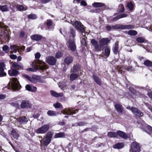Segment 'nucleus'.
<instances>
[{
  "mask_svg": "<svg viewBox=\"0 0 152 152\" xmlns=\"http://www.w3.org/2000/svg\"><path fill=\"white\" fill-rule=\"evenodd\" d=\"M37 81L41 83L43 82L42 77L40 76L33 75L31 77V82L34 83Z\"/></svg>",
  "mask_w": 152,
  "mask_h": 152,
  "instance_id": "13",
  "label": "nucleus"
},
{
  "mask_svg": "<svg viewBox=\"0 0 152 152\" xmlns=\"http://www.w3.org/2000/svg\"><path fill=\"white\" fill-rule=\"evenodd\" d=\"M118 11L119 12H123L124 11V5L122 4H120L118 6Z\"/></svg>",
  "mask_w": 152,
  "mask_h": 152,
  "instance_id": "43",
  "label": "nucleus"
},
{
  "mask_svg": "<svg viewBox=\"0 0 152 152\" xmlns=\"http://www.w3.org/2000/svg\"><path fill=\"white\" fill-rule=\"evenodd\" d=\"M50 127L49 124H45L36 129L35 132L37 134H44L48 131Z\"/></svg>",
  "mask_w": 152,
  "mask_h": 152,
  "instance_id": "2",
  "label": "nucleus"
},
{
  "mask_svg": "<svg viewBox=\"0 0 152 152\" xmlns=\"http://www.w3.org/2000/svg\"><path fill=\"white\" fill-rule=\"evenodd\" d=\"M86 124V123L84 121H81L77 123V125L80 126H82L85 125Z\"/></svg>",
  "mask_w": 152,
  "mask_h": 152,
  "instance_id": "53",
  "label": "nucleus"
},
{
  "mask_svg": "<svg viewBox=\"0 0 152 152\" xmlns=\"http://www.w3.org/2000/svg\"><path fill=\"white\" fill-rule=\"evenodd\" d=\"M65 134L64 132H60L56 134L54 136V138H62L64 137Z\"/></svg>",
  "mask_w": 152,
  "mask_h": 152,
  "instance_id": "33",
  "label": "nucleus"
},
{
  "mask_svg": "<svg viewBox=\"0 0 152 152\" xmlns=\"http://www.w3.org/2000/svg\"><path fill=\"white\" fill-rule=\"evenodd\" d=\"M126 67V69L128 71L132 72V71H133V70L132 68H133L134 67Z\"/></svg>",
  "mask_w": 152,
  "mask_h": 152,
  "instance_id": "62",
  "label": "nucleus"
},
{
  "mask_svg": "<svg viewBox=\"0 0 152 152\" xmlns=\"http://www.w3.org/2000/svg\"><path fill=\"white\" fill-rule=\"evenodd\" d=\"M107 135L111 137H115L117 136V132L116 133L112 132H109L107 133Z\"/></svg>",
  "mask_w": 152,
  "mask_h": 152,
  "instance_id": "35",
  "label": "nucleus"
},
{
  "mask_svg": "<svg viewBox=\"0 0 152 152\" xmlns=\"http://www.w3.org/2000/svg\"><path fill=\"white\" fill-rule=\"evenodd\" d=\"M10 56V58L12 59H16L17 58V56L15 55H11Z\"/></svg>",
  "mask_w": 152,
  "mask_h": 152,
  "instance_id": "61",
  "label": "nucleus"
},
{
  "mask_svg": "<svg viewBox=\"0 0 152 152\" xmlns=\"http://www.w3.org/2000/svg\"><path fill=\"white\" fill-rule=\"evenodd\" d=\"M10 48L14 53H16L17 51L18 50L19 47L16 45H12L10 46Z\"/></svg>",
  "mask_w": 152,
  "mask_h": 152,
  "instance_id": "31",
  "label": "nucleus"
},
{
  "mask_svg": "<svg viewBox=\"0 0 152 152\" xmlns=\"http://www.w3.org/2000/svg\"><path fill=\"white\" fill-rule=\"evenodd\" d=\"M75 30L73 28H70V34L72 35V39H74V37L75 36Z\"/></svg>",
  "mask_w": 152,
  "mask_h": 152,
  "instance_id": "45",
  "label": "nucleus"
},
{
  "mask_svg": "<svg viewBox=\"0 0 152 152\" xmlns=\"http://www.w3.org/2000/svg\"><path fill=\"white\" fill-rule=\"evenodd\" d=\"M12 5L8 4L3 6L0 5V10L2 12L7 11L10 10V9H12V7L15 6V4L14 6L12 3L11 4Z\"/></svg>",
  "mask_w": 152,
  "mask_h": 152,
  "instance_id": "9",
  "label": "nucleus"
},
{
  "mask_svg": "<svg viewBox=\"0 0 152 152\" xmlns=\"http://www.w3.org/2000/svg\"><path fill=\"white\" fill-rule=\"evenodd\" d=\"M47 114L49 116H55L57 115L58 113L54 111L49 110L47 112Z\"/></svg>",
  "mask_w": 152,
  "mask_h": 152,
  "instance_id": "32",
  "label": "nucleus"
},
{
  "mask_svg": "<svg viewBox=\"0 0 152 152\" xmlns=\"http://www.w3.org/2000/svg\"><path fill=\"white\" fill-rule=\"evenodd\" d=\"M28 18L31 19H35L37 18V16L35 14H31L28 16Z\"/></svg>",
  "mask_w": 152,
  "mask_h": 152,
  "instance_id": "49",
  "label": "nucleus"
},
{
  "mask_svg": "<svg viewBox=\"0 0 152 152\" xmlns=\"http://www.w3.org/2000/svg\"><path fill=\"white\" fill-rule=\"evenodd\" d=\"M11 85L12 88L14 90H18L20 88V85L16 78H12Z\"/></svg>",
  "mask_w": 152,
  "mask_h": 152,
  "instance_id": "4",
  "label": "nucleus"
},
{
  "mask_svg": "<svg viewBox=\"0 0 152 152\" xmlns=\"http://www.w3.org/2000/svg\"><path fill=\"white\" fill-rule=\"evenodd\" d=\"M17 120L20 124H26L28 121V118L24 116L19 117Z\"/></svg>",
  "mask_w": 152,
  "mask_h": 152,
  "instance_id": "19",
  "label": "nucleus"
},
{
  "mask_svg": "<svg viewBox=\"0 0 152 152\" xmlns=\"http://www.w3.org/2000/svg\"><path fill=\"white\" fill-rule=\"evenodd\" d=\"M25 49V47L23 46L20 47H19V48L18 49V51L19 52H22Z\"/></svg>",
  "mask_w": 152,
  "mask_h": 152,
  "instance_id": "60",
  "label": "nucleus"
},
{
  "mask_svg": "<svg viewBox=\"0 0 152 152\" xmlns=\"http://www.w3.org/2000/svg\"><path fill=\"white\" fill-rule=\"evenodd\" d=\"M62 56V53L60 52H58L56 53L55 56L56 58H58L61 57Z\"/></svg>",
  "mask_w": 152,
  "mask_h": 152,
  "instance_id": "50",
  "label": "nucleus"
},
{
  "mask_svg": "<svg viewBox=\"0 0 152 152\" xmlns=\"http://www.w3.org/2000/svg\"><path fill=\"white\" fill-rule=\"evenodd\" d=\"M45 63L41 60H38L34 61L32 63V66H46Z\"/></svg>",
  "mask_w": 152,
  "mask_h": 152,
  "instance_id": "10",
  "label": "nucleus"
},
{
  "mask_svg": "<svg viewBox=\"0 0 152 152\" xmlns=\"http://www.w3.org/2000/svg\"><path fill=\"white\" fill-rule=\"evenodd\" d=\"M50 92L52 96L55 97H61L63 96L64 94L63 93H58L53 90L51 91Z\"/></svg>",
  "mask_w": 152,
  "mask_h": 152,
  "instance_id": "21",
  "label": "nucleus"
},
{
  "mask_svg": "<svg viewBox=\"0 0 152 152\" xmlns=\"http://www.w3.org/2000/svg\"><path fill=\"white\" fill-rule=\"evenodd\" d=\"M144 104L149 110L151 109L152 107L150 104L146 102H144Z\"/></svg>",
  "mask_w": 152,
  "mask_h": 152,
  "instance_id": "58",
  "label": "nucleus"
},
{
  "mask_svg": "<svg viewBox=\"0 0 152 152\" xmlns=\"http://www.w3.org/2000/svg\"><path fill=\"white\" fill-rule=\"evenodd\" d=\"M132 152H140V144L134 141L132 142L131 145V150Z\"/></svg>",
  "mask_w": 152,
  "mask_h": 152,
  "instance_id": "3",
  "label": "nucleus"
},
{
  "mask_svg": "<svg viewBox=\"0 0 152 152\" xmlns=\"http://www.w3.org/2000/svg\"><path fill=\"white\" fill-rule=\"evenodd\" d=\"M17 10L20 11L26 10H27L26 7H24L22 5H17Z\"/></svg>",
  "mask_w": 152,
  "mask_h": 152,
  "instance_id": "41",
  "label": "nucleus"
},
{
  "mask_svg": "<svg viewBox=\"0 0 152 152\" xmlns=\"http://www.w3.org/2000/svg\"><path fill=\"white\" fill-rule=\"evenodd\" d=\"M2 50L5 53H8L9 51V47L7 45H4L2 47Z\"/></svg>",
  "mask_w": 152,
  "mask_h": 152,
  "instance_id": "47",
  "label": "nucleus"
},
{
  "mask_svg": "<svg viewBox=\"0 0 152 152\" xmlns=\"http://www.w3.org/2000/svg\"><path fill=\"white\" fill-rule=\"evenodd\" d=\"M43 38V37L42 35L39 34L33 35L31 37L32 40L36 41H39Z\"/></svg>",
  "mask_w": 152,
  "mask_h": 152,
  "instance_id": "20",
  "label": "nucleus"
},
{
  "mask_svg": "<svg viewBox=\"0 0 152 152\" xmlns=\"http://www.w3.org/2000/svg\"><path fill=\"white\" fill-rule=\"evenodd\" d=\"M105 6V4L101 2H94L92 4V6L94 7H99Z\"/></svg>",
  "mask_w": 152,
  "mask_h": 152,
  "instance_id": "28",
  "label": "nucleus"
},
{
  "mask_svg": "<svg viewBox=\"0 0 152 152\" xmlns=\"http://www.w3.org/2000/svg\"><path fill=\"white\" fill-rule=\"evenodd\" d=\"M77 110H74L73 108H68L66 109L62 113L64 114H66L70 115L71 114H75L76 113Z\"/></svg>",
  "mask_w": 152,
  "mask_h": 152,
  "instance_id": "15",
  "label": "nucleus"
},
{
  "mask_svg": "<svg viewBox=\"0 0 152 152\" xmlns=\"http://www.w3.org/2000/svg\"><path fill=\"white\" fill-rule=\"evenodd\" d=\"M115 108L117 111L119 113V115H122L123 110L122 106L119 104L117 103L115 105Z\"/></svg>",
  "mask_w": 152,
  "mask_h": 152,
  "instance_id": "18",
  "label": "nucleus"
},
{
  "mask_svg": "<svg viewBox=\"0 0 152 152\" xmlns=\"http://www.w3.org/2000/svg\"><path fill=\"white\" fill-rule=\"evenodd\" d=\"M94 79L95 82L98 85H100L101 84V82L99 77L95 75H93Z\"/></svg>",
  "mask_w": 152,
  "mask_h": 152,
  "instance_id": "39",
  "label": "nucleus"
},
{
  "mask_svg": "<svg viewBox=\"0 0 152 152\" xmlns=\"http://www.w3.org/2000/svg\"><path fill=\"white\" fill-rule=\"evenodd\" d=\"M129 90L133 94H135L136 93V90L131 87H130L129 88Z\"/></svg>",
  "mask_w": 152,
  "mask_h": 152,
  "instance_id": "56",
  "label": "nucleus"
},
{
  "mask_svg": "<svg viewBox=\"0 0 152 152\" xmlns=\"http://www.w3.org/2000/svg\"><path fill=\"white\" fill-rule=\"evenodd\" d=\"M144 65L147 66H152V62L148 60H147L144 62Z\"/></svg>",
  "mask_w": 152,
  "mask_h": 152,
  "instance_id": "44",
  "label": "nucleus"
},
{
  "mask_svg": "<svg viewBox=\"0 0 152 152\" xmlns=\"http://www.w3.org/2000/svg\"><path fill=\"white\" fill-rule=\"evenodd\" d=\"M23 76L24 77H25L26 79L28 80L29 81L31 82V77H30L29 76L27 75L24 74L23 75Z\"/></svg>",
  "mask_w": 152,
  "mask_h": 152,
  "instance_id": "54",
  "label": "nucleus"
},
{
  "mask_svg": "<svg viewBox=\"0 0 152 152\" xmlns=\"http://www.w3.org/2000/svg\"><path fill=\"white\" fill-rule=\"evenodd\" d=\"M118 43L116 42L113 46V50L115 54H117L118 53Z\"/></svg>",
  "mask_w": 152,
  "mask_h": 152,
  "instance_id": "27",
  "label": "nucleus"
},
{
  "mask_svg": "<svg viewBox=\"0 0 152 152\" xmlns=\"http://www.w3.org/2000/svg\"><path fill=\"white\" fill-rule=\"evenodd\" d=\"M25 35V32L24 31H21L20 33V37L21 38H23L24 37Z\"/></svg>",
  "mask_w": 152,
  "mask_h": 152,
  "instance_id": "64",
  "label": "nucleus"
},
{
  "mask_svg": "<svg viewBox=\"0 0 152 152\" xmlns=\"http://www.w3.org/2000/svg\"><path fill=\"white\" fill-rule=\"evenodd\" d=\"M75 25L77 29L79 30L82 33V34L83 35V33L85 34V31L83 25L82 23L78 21H76L75 23Z\"/></svg>",
  "mask_w": 152,
  "mask_h": 152,
  "instance_id": "8",
  "label": "nucleus"
},
{
  "mask_svg": "<svg viewBox=\"0 0 152 152\" xmlns=\"http://www.w3.org/2000/svg\"><path fill=\"white\" fill-rule=\"evenodd\" d=\"M78 75L76 74H73L70 75V80L71 81H73L78 77Z\"/></svg>",
  "mask_w": 152,
  "mask_h": 152,
  "instance_id": "34",
  "label": "nucleus"
},
{
  "mask_svg": "<svg viewBox=\"0 0 152 152\" xmlns=\"http://www.w3.org/2000/svg\"><path fill=\"white\" fill-rule=\"evenodd\" d=\"M85 34L83 33V35L82 34V35L84 36V38H82V39L81 41V43L83 45H85L86 44V35H85Z\"/></svg>",
  "mask_w": 152,
  "mask_h": 152,
  "instance_id": "46",
  "label": "nucleus"
},
{
  "mask_svg": "<svg viewBox=\"0 0 152 152\" xmlns=\"http://www.w3.org/2000/svg\"><path fill=\"white\" fill-rule=\"evenodd\" d=\"M12 134L13 137L18 140L19 137V134L18 132L16 131L15 130H12Z\"/></svg>",
  "mask_w": 152,
  "mask_h": 152,
  "instance_id": "30",
  "label": "nucleus"
},
{
  "mask_svg": "<svg viewBox=\"0 0 152 152\" xmlns=\"http://www.w3.org/2000/svg\"><path fill=\"white\" fill-rule=\"evenodd\" d=\"M136 41L142 43L144 42L145 39L142 37H139L137 38Z\"/></svg>",
  "mask_w": 152,
  "mask_h": 152,
  "instance_id": "48",
  "label": "nucleus"
},
{
  "mask_svg": "<svg viewBox=\"0 0 152 152\" xmlns=\"http://www.w3.org/2000/svg\"><path fill=\"white\" fill-rule=\"evenodd\" d=\"M124 147V144L123 143L120 142L115 144L113 146V147L115 148L120 149Z\"/></svg>",
  "mask_w": 152,
  "mask_h": 152,
  "instance_id": "29",
  "label": "nucleus"
},
{
  "mask_svg": "<svg viewBox=\"0 0 152 152\" xmlns=\"http://www.w3.org/2000/svg\"><path fill=\"white\" fill-rule=\"evenodd\" d=\"M53 134V132L49 131L46 134L45 137L42 140L43 142V145L45 147L47 146L50 143L51 141V139L52 138Z\"/></svg>",
  "mask_w": 152,
  "mask_h": 152,
  "instance_id": "1",
  "label": "nucleus"
},
{
  "mask_svg": "<svg viewBox=\"0 0 152 152\" xmlns=\"http://www.w3.org/2000/svg\"><path fill=\"white\" fill-rule=\"evenodd\" d=\"M134 26L131 25H116L112 26V28L113 29H129L134 28Z\"/></svg>",
  "mask_w": 152,
  "mask_h": 152,
  "instance_id": "5",
  "label": "nucleus"
},
{
  "mask_svg": "<svg viewBox=\"0 0 152 152\" xmlns=\"http://www.w3.org/2000/svg\"><path fill=\"white\" fill-rule=\"evenodd\" d=\"M110 42V40L107 38H104L101 39L99 41L101 45L102 46L106 45Z\"/></svg>",
  "mask_w": 152,
  "mask_h": 152,
  "instance_id": "23",
  "label": "nucleus"
},
{
  "mask_svg": "<svg viewBox=\"0 0 152 152\" xmlns=\"http://www.w3.org/2000/svg\"><path fill=\"white\" fill-rule=\"evenodd\" d=\"M117 135L124 139H126L128 138V136L123 131H118L117 132Z\"/></svg>",
  "mask_w": 152,
  "mask_h": 152,
  "instance_id": "22",
  "label": "nucleus"
},
{
  "mask_svg": "<svg viewBox=\"0 0 152 152\" xmlns=\"http://www.w3.org/2000/svg\"><path fill=\"white\" fill-rule=\"evenodd\" d=\"M56 61L55 58L52 56H49L46 58V61L49 65L51 66L54 65Z\"/></svg>",
  "mask_w": 152,
  "mask_h": 152,
  "instance_id": "7",
  "label": "nucleus"
},
{
  "mask_svg": "<svg viewBox=\"0 0 152 152\" xmlns=\"http://www.w3.org/2000/svg\"><path fill=\"white\" fill-rule=\"evenodd\" d=\"M8 73L10 76H15L19 74V72L16 69L11 68L8 70Z\"/></svg>",
  "mask_w": 152,
  "mask_h": 152,
  "instance_id": "16",
  "label": "nucleus"
},
{
  "mask_svg": "<svg viewBox=\"0 0 152 152\" xmlns=\"http://www.w3.org/2000/svg\"><path fill=\"white\" fill-rule=\"evenodd\" d=\"M127 15L126 14H121L119 15H118L116 17L114 18L113 19V20L112 21H111V22H113L114 21L117 20L121 18L126 17H127Z\"/></svg>",
  "mask_w": 152,
  "mask_h": 152,
  "instance_id": "24",
  "label": "nucleus"
},
{
  "mask_svg": "<svg viewBox=\"0 0 152 152\" xmlns=\"http://www.w3.org/2000/svg\"><path fill=\"white\" fill-rule=\"evenodd\" d=\"M11 104L12 106L17 108L18 107L19 105L16 102L11 103Z\"/></svg>",
  "mask_w": 152,
  "mask_h": 152,
  "instance_id": "57",
  "label": "nucleus"
},
{
  "mask_svg": "<svg viewBox=\"0 0 152 152\" xmlns=\"http://www.w3.org/2000/svg\"><path fill=\"white\" fill-rule=\"evenodd\" d=\"M127 33L131 36H135L137 34V32L135 30H130L128 31Z\"/></svg>",
  "mask_w": 152,
  "mask_h": 152,
  "instance_id": "38",
  "label": "nucleus"
},
{
  "mask_svg": "<svg viewBox=\"0 0 152 152\" xmlns=\"http://www.w3.org/2000/svg\"><path fill=\"white\" fill-rule=\"evenodd\" d=\"M6 75V73L4 71L3 67H0V77L5 76Z\"/></svg>",
  "mask_w": 152,
  "mask_h": 152,
  "instance_id": "37",
  "label": "nucleus"
},
{
  "mask_svg": "<svg viewBox=\"0 0 152 152\" xmlns=\"http://www.w3.org/2000/svg\"><path fill=\"white\" fill-rule=\"evenodd\" d=\"M41 56V55L39 52H37L35 54V58L36 59H39Z\"/></svg>",
  "mask_w": 152,
  "mask_h": 152,
  "instance_id": "52",
  "label": "nucleus"
},
{
  "mask_svg": "<svg viewBox=\"0 0 152 152\" xmlns=\"http://www.w3.org/2000/svg\"><path fill=\"white\" fill-rule=\"evenodd\" d=\"M91 43L96 50L98 51L101 50V48L99 47L97 42L95 39H92L91 41Z\"/></svg>",
  "mask_w": 152,
  "mask_h": 152,
  "instance_id": "17",
  "label": "nucleus"
},
{
  "mask_svg": "<svg viewBox=\"0 0 152 152\" xmlns=\"http://www.w3.org/2000/svg\"><path fill=\"white\" fill-rule=\"evenodd\" d=\"M75 39H70L68 41V47L72 51H75L76 48V45L75 42Z\"/></svg>",
  "mask_w": 152,
  "mask_h": 152,
  "instance_id": "6",
  "label": "nucleus"
},
{
  "mask_svg": "<svg viewBox=\"0 0 152 152\" xmlns=\"http://www.w3.org/2000/svg\"><path fill=\"white\" fill-rule=\"evenodd\" d=\"M53 105L54 107L56 108H59L62 106L61 104L59 102L54 104Z\"/></svg>",
  "mask_w": 152,
  "mask_h": 152,
  "instance_id": "51",
  "label": "nucleus"
},
{
  "mask_svg": "<svg viewBox=\"0 0 152 152\" xmlns=\"http://www.w3.org/2000/svg\"><path fill=\"white\" fill-rule=\"evenodd\" d=\"M79 67H73L71 70L73 72H76L77 71L78 69H79Z\"/></svg>",
  "mask_w": 152,
  "mask_h": 152,
  "instance_id": "59",
  "label": "nucleus"
},
{
  "mask_svg": "<svg viewBox=\"0 0 152 152\" xmlns=\"http://www.w3.org/2000/svg\"><path fill=\"white\" fill-rule=\"evenodd\" d=\"M31 107V104L28 100H23L20 104V107L22 109L30 108Z\"/></svg>",
  "mask_w": 152,
  "mask_h": 152,
  "instance_id": "12",
  "label": "nucleus"
},
{
  "mask_svg": "<svg viewBox=\"0 0 152 152\" xmlns=\"http://www.w3.org/2000/svg\"><path fill=\"white\" fill-rule=\"evenodd\" d=\"M141 128L143 130L147 133L149 135H151L150 133L147 130H148L150 131L152 133V127L146 124H143L142 125V126Z\"/></svg>",
  "mask_w": 152,
  "mask_h": 152,
  "instance_id": "14",
  "label": "nucleus"
},
{
  "mask_svg": "<svg viewBox=\"0 0 152 152\" xmlns=\"http://www.w3.org/2000/svg\"><path fill=\"white\" fill-rule=\"evenodd\" d=\"M133 113L136 116L140 117L143 115V113L141 112V111L135 107H131L129 108Z\"/></svg>",
  "mask_w": 152,
  "mask_h": 152,
  "instance_id": "11",
  "label": "nucleus"
},
{
  "mask_svg": "<svg viewBox=\"0 0 152 152\" xmlns=\"http://www.w3.org/2000/svg\"><path fill=\"white\" fill-rule=\"evenodd\" d=\"M110 48L109 47H107L105 49V55L107 57H108L110 54Z\"/></svg>",
  "mask_w": 152,
  "mask_h": 152,
  "instance_id": "40",
  "label": "nucleus"
},
{
  "mask_svg": "<svg viewBox=\"0 0 152 152\" xmlns=\"http://www.w3.org/2000/svg\"><path fill=\"white\" fill-rule=\"evenodd\" d=\"M26 90L31 92H35L37 91V88L36 87H31V86L28 85H27L25 87Z\"/></svg>",
  "mask_w": 152,
  "mask_h": 152,
  "instance_id": "25",
  "label": "nucleus"
},
{
  "mask_svg": "<svg viewBox=\"0 0 152 152\" xmlns=\"http://www.w3.org/2000/svg\"><path fill=\"white\" fill-rule=\"evenodd\" d=\"M73 60V59L72 57L69 56L65 58L64 61L65 63L68 65L72 63Z\"/></svg>",
  "mask_w": 152,
  "mask_h": 152,
  "instance_id": "26",
  "label": "nucleus"
},
{
  "mask_svg": "<svg viewBox=\"0 0 152 152\" xmlns=\"http://www.w3.org/2000/svg\"><path fill=\"white\" fill-rule=\"evenodd\" d=\"M127 7L130 10H132L133 8V5L131 3H129L127 4Z\"/></svg>",
  "mask_w": 152,
  "mask_h": 152,
  "instance_id": "55",
  "label": "nucleus"
},
{
  "mask_svg": "<svg viewBox=\"0 0 152 152\" xmlns=\"http://www.w3.org/2000/svg\"><path fill=\"white\" fill-rule=\"evenodd\" d=\"M81 4L85 6H86L87 3L84 1L82 0L81 2Z\"/></svg>",
  "mask_w": 152,
  "mask_h": 152,
  "instance_id": "63",
  "label": "nucleus"
},
{
  "mask_svg": "<svg viewBox=\"0 0 152 152\" xmlns=\"http://www.w3.org/2000/svg\"><path fill=\"white\" fill-rule=\"evenodd\" d=\"M52 22L50 20H48L47 21V25L48 27V28L49 30H53V28H49V27L52 25Z\"/></svg>",
  "mask_w": 152,
  "mask_h": 152,
  "instance_id": "42",
  "label": "nucleus"
},
{
  "mask_svg": "<svg viewBox=\"0 0 152 152\" xmlns=\"http://www.w3.org/2000/svg\"><path fill=\"white\" fill-rule=\"evenodd\" d=\"M38 67H30L26 69V71L28 72H35L39 69Z\"/></svg>",
  "mask_w": 152,
  "mask_h": 152,
  "instance_id": "36",
  "label": "nucleus"
}]
</instances>
